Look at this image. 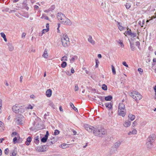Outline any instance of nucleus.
Wrapping results in <instances>:
<instances>
[{
  "instance_id": "1",
  "label": "nucleus",
  "mask_w": 156,
  "mask_h": 156,
  "mask_svg": "<svg viewBox=\"0 0 156 156\" xmlns=\"http://www.w3.org/2000/svg\"><path fill=\"white\" fill-rule=\"evenodd\" d=\"M93 134L96 136L103 137L104 136L106 135L107 131L102 127H96L93 131Z\"/></svg>"
},
{
  "instance_id": "2",
  "label": "nucleus",
  "mask_w": 156,
  "mask_h": 156,
  "mask_svg": "<svg viewBox=\"0 0 156 156\" xmlns=\"http://www.w3.org/2000/svg\"><path fill=\"white\" fill-rule=\"evenodd\" d=\"M57 18L58 20H61V22L64 25H71L70 20L67 18L65 15L61 12H58L57 15Z\"/></svg>"
},
{
  "instance_id": "3",
  "label": "nucleus",
  "mask_w": 156,
  "mask_h": 156,
  "mask_svg": "<svg viewBox=\"0 0 156 156\" xmlns=\"http://www.w3.org/2000/svg\"><path fill=\"white\" fill-rule=\"evenodd\" d=\"M61 41L62 45L64 47H68L70 44L69 39L66 34L61 36Z\"/></svg>"
},
{
  "instance_id": "4",
  "label": "nucleus",
  "mask_w": 156,
  "mask_h": 156,
  "mask_svg": "<svg viewBox=\"0 0 156 156\" xmlns=\"http://www.w3.org/2000/svg\"><path fill=\"white\" fill-rule=\"evenodd\" d=\"M130 96L136 101H138L142 98V95L138 92L133 91L129 94Z\"/></svg>"
},
{
  "instance_id": "5",
  "label": "nucleus",
  "mask_w": 156,
  "mask_h": 156,
  "mask_svg": "<svg viewBox=\"0 0 156 156\" xmlns=\"http://www.w3.org/2000/svg\"><path fill=\"white\" fill-rule=\"evenodd\" d=\"M16 119L17 123L22 124L24 120V117L22 115H20L16 116Z\"/></svg>"
},
{
  "instance_id": "6",
  "label": "nucleus",
  "mask_w": 156,
  "mask_h": 156,
  "mask_svg": "<svg viewBox=\"0 0 156 156\" xmlns=\"http://www.w3.org/2000/svg\"><path fill=\"white\" fill-rule=\"evenodd\" d=\"M84 127L86 130L89 132H93L95 128V127L94 128L91 126L86 124L84 125Z\"/></svg>"
},
{
  "instance_id": "7",
  "label": "nucleus",
  "mask_w": 156,
  "mask_h": 156,
  "mask_svg": "<svg viewBox=\"0 0 156 156\" xmlns=\"http://www.w3.org/2000/svg\"><path fill=\"white\" fill-rule=\"evenodd\" d=\"M12 108L13 112L17 113L19 112L20 107L18 104H16L12 106Z\"/></svg>"
},
{
  "instance_id": "8",
  "label": "nucleus",
  "mask_w": 156,
  "mask_h": 156,
  "mask_svg": "<svg viewBox=\"0 0 156 156\" xmlns=\"http://www.w3.org/2000/svg\"><path fill=\"white\" fill-rule=\"evenodd\" d=\"M155 139V136L154 134H152L150 135L147 139V141L153 142Z\"/></svg>"
},
{
  "instance_id": "9",
  "label": "nucleus",
  "mask_w": 156,
  "mask_h": 156,
  "mask_svg": "<svg viewBox=\"0 0 156 156\" xmlns=\"http://www.w3.org/2000/svg\"><path fill=\"white\" fill-rule=\"evenodd\" d=\"M46 146L45 145L41 146L40 147H38L36 150L39 152H43L45 151V148Z\"/></svg>"
},
{
  "instance_id": "10",
  "label": "nucleus",
  "mask_w": 156,
  "mask_h": 156,
  "mask_svg": "<svg viewBox=\"0 0 156 156\" xmlns=\"http://www.w3.org/2000/svg\"><path fill=\"white\" fill-rule=\"evenodd\" d=\"M77 59L78 57L76 55H71L70 56V58H69L70 63H73L76 60H77Z\"/></svg>"
},
{
  "instance_id": "11",
  "label": "nucleus",
  "mask_w": 156,
  "mask_h": 156,
  "mask_svg": "<svg viewBox=\"0 0 156 156\" xmlns=\"http://www.w3.org/2000/svg\"><path fill=\"white\" fill-rule=\"evenodd\" d=\"M118 112L119 113V115L122 116V117L124 116L126 114V110H118Z\"/></svg>"
},
{
  "instance_id": "12",
  "label": "nucleus",
  "mask_w": 156,
  "mask_h": 156,
  "mask_svg": "<svg viewBox=\"0 0 156 156\" xmlns=\"http://www.w3.org/2000/svg\"><path fill=\"white\" fill-rule=\"evenodd\" d=\"M125 110V105L122 103H120L119 104L118 110Z\"/></svg>"
},
{
  "instance_id": "13",
  "label": "nucleus",
  "mask_w": 156,
  "mask_h": 156,
  "mask_svg": "<svg viewBox=\"0 0 156 156\" xmlns=\"http://www.w3.org/2000/svg\"><path fill=\"white\" fill-rule=\"evenodd\" d=\"M105 107L108 108L109 110H110L112 108V105L111 102L106 103L105 104Z\"/></svg>"
},
{
  "instance_id": "14",
  "label": "nucleus",
  "mask_w": 156,
  "mask_h": 156,
  "mask_svg": "<svg viewBox=\"0 0 156 156\" xmlns=\"http://www.w3.org/2000/svg\"><path fill=\"white\" fill-rule=\"evenodd\" d=\"M88 41L92 45H94L95 44V42L94 41L93 39L91 36L90 35L88 36Z\"/></svg>"
},
{
  "instance_id": "15",
  "label": "nucleus",
  "mask_w": 156,
  "mask_h": 156,
  "mask_svg": "<svg viewBox=\"0 0 156 156\" xmlns=\"http://www.w3.org/2000/svg\"><path fill=\"white\" fill-rule=\"evenodd\" d=\"M17 152L16 149L12 150L10 153V156H16Z\"/></svg>"
},
{
  "instance_id": "16",
  "label": "nucleus",
  "mask_w": 156,
  "mask_h": 156,
  "mask_svg": "<svg viewBox=\"0 0 156 156\" xmlns=\"http://www.w3.org/2000/svg\"><path fill=\"white\" fill-rule=\"evenodd\" d=\"M52 93V91L51 89H48L46 92V96L48 97H50L51 96Z\"/></svg>"
},
{
  "instance_id": "17",
  "label": "nucleus",
  "mask_w": 156,
  "mask_h": 156,
  "mask_svg": "<svg viewBox=\"0 0 156 156\" xmlns=\"http://www.w3.org/2000/svg\"><path fill=\"white\" fill-rule=\"evenodd\" d=\"M121 141L119 140L115 143L114 144L115 148L116 149L118 148L121 144Z\"/></svg>"
},
{
  "instance_id": "18",
  "label": "nucleus",
  "mask_w": 156,
  "mask_h": 156,
  "mask_svg": "<svg viewBox=\"0 0 156 156\" xmlns=\"http://www.w3.org/2000/svg\"><path fill=\"white\" fill-rule=\"evenodd\" d=\"M32 140V138L31 137H28L27 139V140L25 142V144L27 145H29Z\"/></svg>"
},
{
  "instance_id": "19",
  "label": "nucleus",
  "mask_w": 156,
  "mask_h": 156,
  "mask_svg": "<svg viewBox=\"0 0 156 156\" xmlns=\"http://www.w3.org/2000/svg\"><path fill=\"white\" fill-rule=\"evenodd\" d=\"M131 124V122L129 120H126L124 124V126L125 127H129Z\"/></svg>"
},
{
  "instance_id": "20",
  "label": "nucleus",
  "mask_w": 156,
  "mask_h": 156,
  "mask_svg": "<svg viewBox=\"0 0 156 156\" xmlns=\"http://www.w3.org/2000/svg\"><path fill=\"white\" fill-rule=\"evenodd\" d=\"M117 25L119 29L120 30H122L124 29V27L122 26L120 23L119 22H117Z\"/></svg>"
},
{
  "instance_id": "21",
  "label": "nucleus",
  "mask_w": 156,
  "mask_h": 156,
  "mask_svg": "<svg viewBox=\"0 0 156 156\" xmlns=\"http://www.w3.org/2000/svg\"><path fill=\"white\" fill-rule=\"evenodd\" d=\"M8 46L9 50L10 51H12L13 50L14 48L11 43H8Z\"/></svg>"
},
{
  "instance_id": "22",
  "label": "nucleus",
  "mask_w": 156,
  "mask_h": 156,
  "mask_svg": "<svg viewBox=\"0 0 156 156\" xmlns=\"http://www.w3.org/2000/svg\"><path fill=\"white\" fill-rule=\"evenodd\" d=\"M48 50L46 49H45L43 54L42 55L43 57L44 58H47V57L48 56Z\"/></svg>"
},
{
  "instance_id": "23",
  "label": "nucleus",
  "mask_w": 156,
  "mask_h": 156,
  "mask_svg": "<svg viewBox=\"0 0 156 156\" xmlns=\"http://www.w3.org/2000/svg\"><path fill=\"white\" fill-rule=\"evenodd\" d=\"M34 139L35 140L34 141V143L37 144H38L39 142V136H35L34 137Z\"/></svg>"
},
{
  "instance_id": "24",
  "label": "nucleus",
  "mask_w": 156,
  "mask_h": 156,
  "mask_svg": "<svg viewBox=\"0 0 156 156\" xmlns=\"http://www.w3.org/2000/svg\"><path fill=\"white\" fill-rule=\"evenodd\" d=\"M4 124L1 121H0V131H2L4 129Z\"/></svg>"
},
{
  "instance_id": "25",
  "label": "nucleus",
  "mask_w": 156,
  "mask_h": 156,
  "mask_svg": "<svg viewBox=\"0 0 156 156\" xmlns=\"http://www.w3.org/2000/svg\"><path fill=\"white\" fill-rule=\"evenodd\" d=\"M128 117L131 121H133L135 119V116L134 115L129 114L128 115Z\"/></svg>"
},
{
  "instance_id": "26",
  "label": "nucleus",
  "mask_w": 156,
  "mask_h": 156,
  "mask_svg": "<svg viewBox=\"0 0 156 156\" xmlns=\"http://www.w3.org/2000/svg\"><path fill=\"white\" fill-rule=\"evenodd\" d=\"M153 142H151V141H147L146 144L148 148H150L152 146V143Z\"/></svg>"
},
{
  "instance_id": "27",
  "label": "nucleus",
  "mask_w": 156,
  "mask_h": 156,
  "mask_svg": "<svg viewBox=\"0 0 156 156\" xmlns=\"http://www.w3.org/2000/svg\"><path fill=\"white\" fill-rule=\"evenodd\" d=\"M112 96L109 95L105 97V99L106 101H110L112 99Z\"/></svg>"
},
{
  "instance_id": "28",
  "label": "nucleus",
  "mask_w": 156,
  "mask_h": 156,
  "mask_svg": "<svg viewBox=\"0 0 156 156\" xmlns=\"http://www.w3.org/2000/svg\"><path fill=\"white\" fill-rule=\"evenodd\" d=\"M69 105H70V107L72 108L74 110L76 111H77V112L78 111L77 109L75 107L74 105L72 103L70 102L69 103Z\"/></svg>"
},
{
  "instance_id": "29",
  "label": "nucleus",
  "mask_w": 156,
  "mask_h": 156,
  "mask_svg": "<svg viewBox=\"0 0 156 156\" xmlns=\"http://www.w3.org/2000/svg\"><path fill=\"white\" fill-rule=\"evenodd\" d=\"M130 44L131 50L133 51H134L135 49V47L134 46L133 43L131 41H130Z\"/></svg>"
},
{
  "instance_id": "30",
  "label": "nucleus",
  "mask_w": 156,
  "mask_h": 156,
  "mask_svg": "<svg viewBox=\"0 0 156 156\" xmlns=\"http://www.w3.org/2000/svg\"><path fill=\"white\" fill-rule=\"evenodd\" d=\"M60 147L63 149L66 148L68 147V145L66 144H63L61 145Z\"/></svg>"
},
{
  "instance_id": "31",
  "label": "nucleus",
  "mask_w": 156,
  "mask_h": 156,
  "mask_svg": "<svg viewBox=\"0 0 156 156\" xmlns=\"http://www.w3.org/2000/svg\"><path fill=\"white\" fill-rule=\"evenodd\" d=\"M48 138L45 136H44L41 139V142L43 143H45L46 142Z\"/></svg>"
},
{
  "instance_id": "32",
  "label": "nucleus",
  "mask_w": 156,
  "mask_h": 156,
  "mask_svg": "<svg viewBox=\"0 0 156 156\" xmlns=\"http://www.w3.org/2000/svg\"><path fill=\"white\" fill-rule=\"evenodd\" d=\"M67 66V63L66 62H63L61 64V66L62 68H65Z\"/></svg>"
},
{
  "instance_id": "33",
  "label": "nucleus",
  "mask_w": 156,
  "mask_h": 156,
  "mask_svg": "<svg viewBox=\"0 0 156 156\" xmlns=\"http://www.w3.org/2000/svg\"><path fill=\"white\" fill-rule=\"evenodd\" d=\"M126 8L127 9H128L131 7V4L129 3H127L125 5Z\"/></svg>"
},
{
  "instance_id": "34",
  "label": "nucleus",
  "mask_w": 156,
  "mask_h": 156,
  "mask_svg": "<svg viewBox=\"0 0 156 156\" xmlns=\"http://www.w3.org/2000/svg\"><path fill=\"white\" fill-rule=\"evenodd\" d=\"M112 72L113 73V74L114 75H115L116 74V71L115 70V69L114 66L113 65H112Z\"/></svg>"
},
{
  "instance_id": "35",
  "label": "nucleus",
  "mask_w": 156,
  "mask_h": 156,
  "mask_svg": "<svg viewBox=\"0 0 156 156\" xmlns=\"http://www.w3.org/2000/svg\"><path fill=\"white\" fill-rule=\"evenodd\" d=\"M102 88L103 90H107V87L105 84H104L102 85Z\"/></svg>"
},
{
  "instance_id": "36",
  "label": "nucleus",
  "mask_w": 156,
  "mask_h": 156,
  "mask_svg": "<svg viewBox=\"0 0 156 156\" xmlns=\"http://www.w3.org/2000/svg\"><path fill=\"white\" fill-rule=\"evenodd\" d=\"M117 42L121 45V46L122 47H123L124 46V45L122 40H119L117 41Z\"/></svg>"
},
{
  "instance_id": "37",
  "label": "nucleus",
  "mask_w": 156,
  "mask_h": 156,
  "mask_svg": "<svg viewBox=\"0 0 156 156\" xmlns=\"http://www.w3.org/2000/svg\"><path fill=\"white\" fill-rule=\"evenodd\" d=\"M96 65L95 67L97 68L98 66V64L99 63V62L98 59H95Z\"/></svg>"
},
{
  "instance_id": "38",
  "label": "nucleus",
  "mask_w": 156,
  "mask_h": 156,
  "mask_svg": "<svg viewBox=\"0 0 156 156\" xmlns=\"http://www.w3.org/2000/svg\"><path fill=\"white\" fill-rule=\"evenodd\" d=\"M46 29H45L46 30V32H48L49 30V24L48 23H47L46 24Z\"/></svg>"
},
{
  "instance_id": "39",
  "label": "nucleus",
  "mask_w": 156,
  "mask_h": 156,
  "mask_svg": "<svg viewBox=\"0 0 156 156\" xmlns=\"http://www.w3.org/2000/svg\"><path fill=\"white\" fill-rule=\"evenodd\" d=\"M130 36L131 37H134L136 36V34L135 33H131Z\"/></svg>"
},
{
  "instance_id": "40",
  "label": "nucleus",
  "mask_w": 156,
  "mask_h": 156,
  "mask_svg": "<svg viewBox=\"0 0 156 156\" xmlns=\"http://www.w3.org/2000/svg\"><path fill=\"white\" fill-rule=\"evenodd\" d=\"M98 97L100 99L101 101L102 102H104L105 101L104 98V97L99 96Z\"/></svg>"
},
{
  "instance_id": "41",
  "label": "nucleus",
  "mask_w": 156,
  "mask_h": 156,
  "mask_svg": "<svg viewBox=\"0 0 156 156\" xmlns=\"http://www.w3.org/2000/svg\"><path fill=\"white\" fill-rule=\"evenodd\" d=\"M9 149L6 148V149H5L4 151V153L6 155L8 154L9 153Z\"/></svg>"
},
{
  "instance_id": "42",
  "label": "nucleus",
  "mask_w": 156,
  "mask_h": 156,
  "mask_svg": "<svg viewBox=\"0 0 156 156\" xmlns=\"http://www.w3.org/2000/svg\"><path fill=\"white\" fill-rule=\"evenodd\" d=\"M59 133V131L57 129H56L55 131V132L54 133V135H57Z\"/></svg>"
},
{
  "instance_id": "43",
  "label": "nucleus",
  "mask_w": 156,
  "mask_h": 156,
  "mask_svg": "<svg viewBox=\"0 0 156 156\" xmlns=\"http://www.w3.org/2000/svg\"><path fill=\"white\" fill-rule=\"evenodd\" d=\"M25 110L24 108H22V107L21 106V108H20V113H22L24 112Z\"/></svg>"
},
{
  "instance_id": "44",
  "label": "nucleus",
  "mask_w": 156,
  "mask_h": 156,
  "mask_svg": "<svg viewBox=\"0 0 156 156\" xmlns=\"http://www.w3.org/2000/svg\"><path fill=\"white\" fill-rule=\"evenodd\" d=\"M131 32H132L131 30H128L126 31L125 33H126V34L130 35L131 34Z\"/></svg>"
},
{
  "instance_id": "45",
  "label": "nucleus",
  "mask_w": 156,
  "mask_h": 156,
  "mask_svg": "<svg viewBox=\"0 0 156 156\" xmlns=\"http://www.w3.org/2000/svg\"><path fill=\"white\" fill-rule=\"evenodd\" d=\"M67 60V57L66 56H64L63 57H62V59H61L62 61H66Z\"/></svg>"
},
{
  "instance_id": "46",
  "label": "nucleus",
  "mask_w": 156,
  "mask_h": 156,
  "mask_svg": "<svg viewBox=\"0 0 156 156\" xmlns=\"http://www.w3.org/2000/svg\"><path fill=\"white\" fill-rule=\"evenodd\" d=\"M17 137H15L13 140V142L14 144H15L17 142Z\"/></svg>"
},
{
  "instance_id": "47",
  "label": "nucleus",
  "mask_w": 156,
  "mask_h": 156,
  "mask_svg": "<svg viewBox=\"0 0 156 156\" xmlns=\"http://www.w3.org/2000/svg\"><path fill=\"white\" fill-rule=\"evenodd\" d=\"M138 71L140 74H142V73L143 72V70L142 69L140 68H138Z\"/></svg>"
},
{
  "instance_id": "48",
  "label": "nucleus",
  "mask_w": 156,
  "mask_h": 156,
  "mask_svg": "<svg viewBox=\"0 0 156 156\" xmlns=\"http://www.w3.org/2000/svg\"><path fill=\"white\" fill-rule=\"evenodd\" d=\"M136 46H137L138 48L140 49V43L139 41H136Z\"/></svg>"
},
{
  "instance_id": "49",
  "label": "nucleus",
  "mask_w": 156,
  "mask_h": 156,
  "mask_svg": "<svg viewBox=\"0 0 156 156\" xmlns=\"http://www.w3.org/2000/svg\"><path fill=\"white\" fill-rule=\"evenodd\" d=\"M1 35L2 37L3 38H5L6 37V36L4 33L2 32L1 33Z\"/></svg>"
},
{
  "instance_id": "50",
  "label": "nucleus",
  "mask_w": 156,
  "mask_h": 156,
  "mask_svg": "<svg viewBox=\"0 0 156 156\" xmlns=\"http://www.w3.org/2000/svg\"><path fill=\"white\" fill-rule=\"evenodd\" d=\"M122 64L125 66H126V67H128V65L126 64V63L125 62H122Z\"/></svg>"
},
{
  "instance_id": "51",
  "label": "nucleus",
  "mask_w": 156,
  "mask_h": 156,
  "mask_svg": "<svg viewBox=\"0 0 156 156\" xmlns=\"http://www.w3.org/2000/svg\"><path fill=\"white\" fill-rule=\"evenodd\" d=\"M78 89H79V87H78V86L77 85H76L75 86V89H74L75 90V91H77L78 90Z\"/></svg>"
},
{
  "instance_id": "52",
  "label": "nucleus",
  "mask_w": 156,
  "mask_h": 156,
  "mask_svg": "<svg viewBox=\"0 0 156 156\" xmlns=\"http://www.w3.org/2000/svg\"><path fill=\"white\" fill-rule=\"evenodd\" d=\"M17 134V132H12L11 134L12 136V137L14 136L15 135H16Z\"/></svg>"
},
{
  "instance_id": "53",
  "label": "nucleus",
  "mask_w": 156,
  "mask_h": 156,
  "mask_svg": "<svg viewBox=\"0 0 156 156\" xmlns=\"http://www.w3.org/2000/svg\"><path fill=\"white\" fill-rule=\"evenodd\" d=\"M137 124V123L136 121H134L133 123L132 126L133 127L136 126Z\"/></svg>"
},
{
  "instance_id": "54",
  "label": "nucleus",
  "mask_w": 156,
  "mask_h": 156,
  "mask_svg": "<svg viewBox=\"0 0 156 156\" xmlns=\"http://www.w3.org/2000/svg\"><path fill=\"white\" fill-rule=\"evenodd\" d=\"M136 132H137V131L135 129H133L132 131V134H136Z\"/></svg>"
},
{
  "instance_id": "55",
  "label": "nucleus",
  "mask_w": 156,
  "mask_h": 156,
  "mask_svg": "<svg viewBox=\"0 0 156 156\" xmlns=\"http://www.w3.org/2000/svg\"><path fill=\"white\" fill-rule=\"evenodd\" d=\"M26 35V34L25 33H23L22 34L21 37L22 38H24L25 37V36Z\"/></svg>"
},
{
  "instance_id": "56",
  "label": "nucleus",
  "mask_w": 156,
  "mask_h": 156,
  "mask_svg": "<svg viewBox=\"0 0 156 156\" xmlns=\"http://www.w3.org/2000/svg\"><path fill=\"white\" fill-rule=\"evenodd\" d=\"M49 135V132L48 131H47L46 134L44 136H45L47 137L48 138V136Z\"/></svg>"
},
{
  "instance_id": "57",
  "label": "nucleus",
  "mask_w": 156,
  "mask_h": 156,
  "mask_svg": "<svg viewBox=\"0 0 156 156\" xmlns=\"http://www.w3.org/2000/svg\"><path fill=\"white\" fill-rule=\"evenodd\" d=\"M135 5H136L137 6H139L141 5V4L140 2H136L135 4Z\"/></svg>"
},
{
  "instance_id": "58",
  "label": "nucleus",
  "mask_w": 156,
  "mask_h": 156,
  "mask_svg": "<svg viewBox=\"0 0 156 156\" xmlns=\"http://www.w3.org/2000/svg\"><path fill=\"white\" fill-rule=\"evenodd\" d=\"M33 107L32 106H31L30 105L27 107V108L28 109H32Z\"/></svg>"
},
{
  "instance_id": "59",
  "label": "nucleus",
  "mask_w": 156,
  "mask_h": 156,
  "mask_svg": "<svg viewBox=\"0 0 156 156\" xmlns=\"http://www.w3.org/2000/svg\"><path fill=\"white\" fill-rule=\"evenodd\" d=\"M71 72L72 73H73L75 72L73 68H72L71 69Z\"/></svg>"
},
{
  "instance_id": "60",
  "label": "nucleus",
  "mask_w": 156,
  "mask_h": 156,
  "mask_svg": "<svg viewBox=\"0 0 156 156\" xmlns=\"http://www.w3.org/2000/svg\"><path fill=\"white\" fill-rule=\"evenodd\" d=\"M34 8L35 9H37L39 8L38 6L37 5H35L34 6Z\"/></svg>"
},
{
  "instance_id": "61",
  "label": "nucleus",
  "mask_w": 156,
  "mask_h": 156,
  "mask_svg": "<svg viewBox=\"0 0 156 156\" xmlns=\"http://www.w3.org/2000/svg\"><path fill=\"white\" fill-rule=\"evenodd\" d=\"M154 91L155 92V96H156V85L154 87Z\"/></svg>"
},
{
  "instance_id": "62",
  "label": "nucleus",
  "mask_w": 156,
  "mask_h": 156,
  "mask_svg": "<svg viewBox=\"0 0 156 156\" xmlns=\"http://www.w3.org/2000/svg\"><path fill=\"white\" fill-rule=\"evenodd\" d=\"M59 109L60 111L61 112H63V109L62 108V107L61 106H60L59 107Z\"/></svg>"
},
{
  "instance_id": "63",
  "label": "nucleus",
  "mask_w": 156,
  "mask_h": 156,
  "mask_svg": "<svg viewBox=\"0 0 156 156\" xmlns=\"http://www.w3.org/2000/svg\"><path fill=\"white\" fill-rule=\"evenodd\" d=\"M98 57L99 58H101L102 56L101 54H98Z\"/></svg>"
},
{
  "instance_id": "64",
  "label": "nucleus",
  "mask_w": 156,
  "mask_h": 156,
  "mask_svg": "<svg viewBox=\"0 0 156 156\" xmlns=\"http://www.w3.org/2000/svg\"><path fill=\"white\" fill-rule=\"evenodd\" d=\"M45 32H46V30L44 29L42 31V34H44Z\"/></svg>"
}]
</instances>
